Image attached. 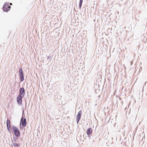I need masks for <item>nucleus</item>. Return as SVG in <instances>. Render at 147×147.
Instances as JSON below:
<instances>
[{
  "instance_id": "39448f33",
  "label": "nucleus",
  "mask_w": 147,
  "mask_h": 147,
  "mask_svg": "<svg viewBox=\"0 0 147 147\" xmlns=\"http://www.w3.org/2000/svg\"><path fill=\"white\" fill-rule=\"evenodd\" d=\"M23 96H22L20 95H18L17 98V100L18 103V104H20L21 105L22 104V98H23Z\"/></svg>"
},
{
  "instance_id": "f8f14e48",
  "label": "nucleus",
  "mask_w": 147,
  "mask_h": 147,
  "mask_svg": "<svg viewBox=\"0 0 147 147\" xmlns=\"http://www.w3.org/2000/svg\"><path fill=\"white\" fill-rule=\"evenodd\" d=\"M83 0H80V3H79V6L80 7V8H81L82 5V3Z\"/></svg>"
},
{
  "instance_id": "f257e3e1",
  "label": "nucleus",
  "mask_w": 147,
  "mask_h": 147,
  "mask_svg": "<svg viewBox=\"0 0 147 147\" xmlns=\"http://www.w3.org/2000/svg\"><path fill=\"white\" fill-rule=\"evenodd\" d=\"M13 131L17 137L19 136L20 135V133L18 129L15 126H13L12 127Z\"/></svg>"
},
{
  "instance_id": "1a4fd4ad",
  "label": "nucleus",
  "mask_w": 147,
  "mask_h": 147,
  "mask_svg": "<svg viewBox=\"0 0 147 147\" xmlns=\"http://www.w3.org/2000/svg\"><path fill=\"white\" fill-rule=\"evenodd\" d=\"M20 76V82H22L24 80V74H21L19 75Z\"/></svg>"
},
{
  "instance_id": "9b49d317",
  "label": "nucleus",
  "mask_w": 147,
  "mask_h": 147,
  "mask_svg": "<svg viewBox=\"0 0 147 147\" xmlns=\"http://www.w3.org/2000/svg\"><path fill=\"white\" fill-rule=\"evenodd\" d=\"M13 145L14 147H18L20 145V144H17L14 143H13Z\"/></svg>"
},
{
  "instance_id": "7ed1b4c3",
  "label": "nucleus",
  "mask_w": 147,
  "mask_h": 147,
  "mask_svg": "<svg viewBox=\"0 0 147 147\" xmlns=\"http://www.w3.org/2000/svg\"><path fill=\"white\" fill-rule=\"evenodd\" d=\"M26 121L25 118H24L23 117H22L20 121V127L21 125L23 126H26Z\"/></svg>"
},
{
  "instance_id": "6e6552de",
  "label": "nucleus",
  "mask_w": 147,
  "mask_h": 147,
  "mask_svg": "<svg viewBox=\"0 0 147 147\" xmlns=\"http://www.w3.org/2000/svg\"><path fill=\"white\" fill-rule=\"evenodd\" d=\"M92 132V129H91V128H89L87 129L86 131V133L88 135H90L91 134Z\"/></svg>"
},
{
  "instance_id": "423d86ee",
  "label": "nucleus",
  "mask_w": 147,
  "mask_h": 147,
  "mask_svg": "<svg viewBox=\"0 0 147 147\" xmlns=\"http://www.w3.org/2000/svg\"><path fill=\"white\" fill-rule=\"evenodd\" d=\"M24 94L25 92L24 88H20V94L19 95L24 97Z\"/></svg>"
},
{
  "instance_id": "0eeeda50",
  "label": "nucleus",
  "mask_w": 147,
  "mask_h": 147,
  "mask_svg": "<svg viewBox=\"0 0 147 147\" xmlns=\"http://www.w3.org/2000/svg\"><path fill=\"white\" fill-rule=\"evenodd\" d=\"M7 129L9 131H10V128L11 127V124L10 120L9 119H7Z\"/></svg>"
},
{
  "instance_id": "20e7f679",
  "label": "nucleus",
  "mask_w": 147,
  "mask_h": 147,
  "mask_svg": "<svg viewBox=\"0 0 147 147\" xmlns=\"http://www.w3.org/2000/svg\"><path fill=\"white\" fill-rule=\"evenodd\" d=\"M82 113V110H80L78 112V114L76 116V121L77 123H78L81 118Z\"/></svg>"
},
{
  "instance_id": "4468645a",
  "label": "nucleus",
  "mask_w": 147,
  "mask_h": 147,
  "mask_svg": "<svg viewBox=\"0 0 147 147\" xmlns=\"http://www.w3.org/2000/svg\"><path fill=\"white\" fill-rule=\"evenodd\" d=\"M49 57H48V59H49Z\"/></svg>"
},
{
  "instance_id": "2eb2a0df",
  "label": "nucleus",
  "mask_w": 147,
  "mask_h": 147,
  "mask_svg": "<svg viewBox=\"0 0 147 147\" xmlns=\"http://www.w3.org/2000/svg\"><path fill=\"white\" fill-rule=\"evenodd\" d=\"M10 5H12V3H10Z\"/></svg>"
},
{
  "instance_id": "9d476101",
  "label": "nucleus",
  "mask_w": 147,
  "mask_h": 147,
  "mask_svg": "<svg viewBox=\"0 0 147 147\" xmlns=\"http://www.w3.org/2000/svg\"><path fill=\"white\" fill-rule=\"evenodd\" d=\"M19 75H20L21 74H23V71L21 68H20L19 69Z\"/></svg>"
},
{
  "instance_id": "f03ea898",
  "label": "nucleus",
  "mask_w": 147,
  "mask_h": 147,
  "mask_svg": "<svg viewBox=\"0 0 147 147\" xmlns=\"http://www.w3.org/2000/svg\"><path fill=\"white\" fill-rule=\"evenodd\" d=\"M11 8V6L9 5V4L7 3H5L3 6V9L4 11H9Z\"/></svg>"
},
{
  "instance_id": "ddd939ff",
  "label": "nucleus",
  "mask_w": 147,
  "mask_h": 147,
  "mask_svg": "<svg viewBox=\"0 0 147 147\" xmlns=\"http://www.w3.org/2000/svg\"><path fill=\"white\" fill-rule=\"evenodd\" d=\"M49 57H48V59H49Z\"/></svg>"
}]
</instances>
